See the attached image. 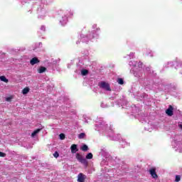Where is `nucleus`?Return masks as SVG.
Wrapping results in <instances>:
<instances>
[{
	"mask_svg": "<svg viewBox=\"0 0 182 182\" xmlns=\"http://www.w3.org/2000/svg\"><path fill=\"white\" fill-rule=\"evenodd\" d=\"M75 159L80 163H81V164H83L84 166L87 167V165L89 164V162L87 161V160H86V159L83 158V156H82L80 154L77 153L76 155H75Z\"/></svg>",
	"mask_w": 182,
	"mask_h": 182,
	"instance_id": "1",
	"label": "nucleus"
},
{
	"mask_svg": "<svg viewBox=\"0 0 182 182\" xmlns=\"http://www.w3.org/2000/svg\"><path fill=\"white\" fill-rule=\"evenodd\" d=\"M100 87H102V89H105V90H107L108 92L112 91V89H110V85L106 82H101L99 85Z\"/></svg>",
	"mask_w": 182,
	"mask_h": 182,
	"instance_id": "2",
	"label": "nucleus"
},
{
	"mask_svg": "<svg viewBox=\"0 0 182 182\" xmlns=\"http://www.w3.org/2000/svg\"><path fill=\"white\" fill-rule=\"evenodd\" d=\"M174 108L173 107V106L169 105L168 108L166 110V113L168 116H173V114H174L173 111Z\"/></svg>",
	"mask_w": 182,
	"mask_h": 182,
	"instance_id": "3",
	"label": "nucleus"
},
{
	"mask_svg": "<svg viewBox=\"0 0 182 182\" xmlns=\"http://www.w3.org/2000/svg\"><path fill=\"white\" fill-rule=\"evenodd\" d=\"M85 180H86V175L83 174L82 173H80L77 176V181L85 182Z\"/></svg>",
	"mask_w": 182,
	"mask_h": 182,
	"instance_id": "4",
	"label": "nucleus"
},
{
	"mask_svg": "<svg viewBox=\"0 0 182 182\" xmlns=\"http://www.w3.org/2000/svg\"><path fill=\"white\" fill-rule=\"evenodd\" d=\"M149 173L151 174V177H153V178H157V177H159L157 176V173H156V168H152L149 170Z\"/></svg>",
	"mask_w": 182,
	"mask_h": 182,
	"instance_id": "5",
	"label": "nucleus"
},
{
	"mask_svg": "<svg viewBox=\"0 0 182 182\" xmlns=\"http://www.w3.org/2000/svg\"><path fill=\"white\" fill-rule=\"evenodd\" d=\"M70 150H71V153L73 154H75V153L79 151V149H77V145L73 144V145H71L70 146Z\"/></svg>",
	"mask_w": 182,
	"mask_h": 182,
	"instance_id": "6",
	"label": "nucleus"
},
{
	"mask_svg": "<svg viewBox=\"0 0 182 182\" xmlns=\"http://www.w3.org/2000/svg\"><path fill=\"white\" fill-rule=\"evenodd\" d=\"M40 62H41V60H39V59L36 57L33 58L30 60V63L32 66H33V65H36V63H39Z\"/></svg>",
	"mask_w": 182,
	"mask_h": 182,
	"instance_id": "7",
	"label": "nucleus"
},
{
	"mask_svg": "<svg viewBox=\"0 0 182 182\" xmlns=\"http://www.w3.org/2000/svg\"><path fill=\"white\" fill-rule=\"evenodd\" d=\"M44 72H46V68L43 66H41L39 69H38V73H44Z\"/></svg>",
	"mask_w": 182,
	"mask_h": 182,
	"instance_id": "8",
	"label": "nucleus"
},
{
	"mask_svg": "<svg viewBox=\"0 0 182 182\" xmlns=\"http://www.w3.org/2000/svg\"><path fill=\"white\" fill-rule=\"evenodd\" d=\"M41 130H42V129H37L35 131H33V132L31 134V137L36 136L38 134V133L41 132Z\"/></svg>",
	"mask_w": 182,
	"mask_h": 182,
	"instance_id": "9",
	"label": "nucleus"
},
{
	"mask_svg": "<svg viewBox=\"0 0 182 182\" xmlns=\"http://www.w3.org/2000/svg\"><path fill=\"white\" fill-rule=\"evenodd\" d=\"M0 80H1V82H4L5 83H8V82H9V80L6 78V77L4 75L0 76Z\"/></svg>",
	"mask_w": 182,
	"mask_h": 182,
	"instance_id": "10",
	"label": "nucleus"
},
{
	"mask_svg": "<svg viewBox=\"0 0 182 182\" xmlns=\"http://www.w3.org/2000/svg\"><path fill=\"white\" fill-rule=\"evenodd\" d=\"M85 159H87V160H92V159H93V154L92 153H88L86 156Z\"/></svg>",
	"mask_w": 182,
	"mask_h": 182,
	"instance_id": "11",
	"label": "nucleus"
},
{
	"mask_svg": "<svg viewBox=\"0 0 182 182\" xmlns=\"http://www.w3.org/2000/svg\"><path fill=\"white\" fill-rule=\"evenodd\" d=\"M80 150H82V151H87V150H89V146H87V145L84 144L81 148Z\"/></svg>",
	"mask_w": 182,
	"mask_h": 182,
	"instance_id": "12",
	"label": "nucleus"
},
{
	"mask_svg": "<svg viewBox=\"0 0 182 182\" xmlns=\"http://www.w3.org/2000/svg\"><path fill=\"white\" fill-rule=\"evenodd\" d=\"M22 93L23 95H28V93H29V87H25L23 90H22Z\"/></svg>",
	"mask_w": 182,
	"mask_h": 182,
	"instance_id": "13",
	"label": "nucleus"
},
{
	"mask_svg": "<svg viewBox=\"0 0 182 182\" xmlns=\"http://www.w3.org/2000/svg\"><path fill=\"white\" fill-rule=\"evenodd\" d=\"M87 73H89V70H82L81 71V75H82V76H86V75H87Z\"/></svg>",
	"mask_w": 182,
	"mask_h": 182,
	"instance_id": "14",
	"label": "nucleus"
},
{
	"mask_svg": "<svg viewBox=\"0 0 182 182\" xmlns=\"http://www.w3.org/2000/svg\"><path fill=\"white\" fill-rule=\"evenodd\" d=\"M117 82L119 85H124V80L122 78H118Z\"/></svg>",
	"mask_w": 182,
	"mask_h": 182,
	"instance_id": "15",
	"label": "nucleus"
},
{
	"mask_svg": "<svg viewBox=\"0 0 182 182\" xmlns=\"http://www.w3.org/2000/svg\"><path fill=\"white\" fill-rule=\"evenodd\" d=\"M85 136H86V134H85V133H80V134L78 135V139H85Z\"/></svg>",
	"mask_w": 182,
	"mask_h": 182,
	"instance_id": "16",
	"label": "nucleus"
},
{
	"mask_svg": "<svg viewBox=\"0 0 182 182\" xmlns=\"http://www.w3.org/2000/svg\"><path fill=\"white\" fill-rule=\"evenodd\" d=\"M180 180H181V176H180L179 175H176L175 181L178 182V181H180Z\"/></svg>",
	"mask_w": 182,
	"mask_h": 182,
	"instance_id": "17",
	"label": "nucleus"
},
{
	"mask_svg": "<svg viewBox=\"0 0 182 182\" xmlns=\"http://www.w3.org/2000/svg\"><path fill=\"white\" fill-rule=\"evenodd\" d=\"M60 140H65V134H60Z\"/></svg>",
	"mask_w": 182,
	"mask_h": 182,
	"instance_id": "18",
	"label": "nucleus"
},
{
	"mask_svg": "<svg viewBox=\"0 0 182 182\" xmlns=\"http://www.w3.org/2000/svg\"><path fill=\"white\" fill-rule=\"evenodd\" d=\"M53 156L55 159H58V157H59V153H58V151H55L54 154H53Z\"/></svg>",
	"mask_w": 182,
	"mask_h": 182,
	"instance_id": "19",
	"label": "nucleus"
},
{
	"mask_svg": "<svg viewBox=\"0 0 182 182\" xmlns=\"http://www.w3.org/2000/svg\"><path fill=\"white\" fill-rule=\"evenodd\" d=\"M0 157H6V154L0 151Z\"/></svg>",
	"mask_w": 182,
	"mask_h": 182,
	"instance_id": "20",
	"label": "nucleus"
},
{
	"mask_svg": "<svg viewBox=\"0 0 182 182\" xmlns=\"http://www.w3.org/2000/svg\"><path fill=\"white\" fill-rule=\"evenodd\" d=\"M12 100V97H8L6 98V102H11Z\"/></svg>",
	"mask_w": 182,
	"mask_h": 182,
	"instance_id": "21",
	"label": "nucleus"
},
{
	"mask_svg": "<svg viewBox=\"0 0 182 182\" xmlns=\"http://www.w3.org/2000/svg\"><path fill=\"white\" fill-rule=\"evenodd\" d=\"M41 31H45V26H41Z\"/></svg>",
	"mask_w": 182,
	"mask_h": 182,
	"instance_id": "22",
	"label": "nucleus"
}]
</instances>
